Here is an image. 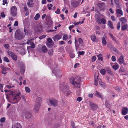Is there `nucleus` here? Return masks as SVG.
<instances>
[{
  "label": "nucleus",
  "mask_w": 128,
  "mask_h": 128,
  "mask_svg": "<svg viewBox=\"0 0 128 128\" xmlns=\"http://www.w3.org/2000/svg\"><path fill=\"white\" fill-rule=\"evenodd\" d=\"M70 81L72 84L75 87L80 88L81 84V79L80 78L74 79L73 77H71L70 78Z\"/></svg>",
  "instance_id": "nucleus-1"
},
{
  "label": "nucleus",
  "mask_w": 128,
  "mask_h": 128,
  "mask_svg": "<svg viewBox=\"0 0 128 128\" xmlns=\"http://www.w3.org/2000/svg\"><path fill=\"white\" fill-rule=\"evenodd\" d=\"M42 99L40 97L38 98H36L35 102L34 111L36 113H38L41 105Z\"/></svg>",
  "instance_id": "nucleus-2"
},
{
  "label": "nucleus",
  "mask_w": 128,
  "mask_h": 128,
  "mask_svg": "<svg viewBox=\"0 0 128 128\" xmlns=\"http://www.w3.org/2000/svg\"><path fill=\"white\" fill-rule=\"evenodd\" d=\"M25 37V35L23 32L20 30H16L15 33V38L17 40H22Z\"/></svg>",
  "instance_id": "nucleus-3"
},
{
  "label": "nucleus",
  "mask_w": 128,
  "mask_h": 128,
  "mask_svg": "<svg viewBox=\"0 0 128 128\" xmlns=\"http://www.w3.org/2000/svg\"><path fill=\"white\" fill-rule=\"evenodd\" d=\"M60 90L64 92L67 94L69 90L68 85L64 82L61 84L60 86Z\"/></svg>",
  "instance_id": "nucleus-4"
},
{
  "label": "nucleus",
  "mask_w": 128,
  "mask_h": 128,
  "mask_svg": "<svg viewBox=\"0 0 128 128\" xmlns=\"http://www.w3.org/2000/svg\"><path fill=\"white\" fill-rule=\"evenodd\" d=\"M20 94L19 92L13 98L12 100L14 104H16L20 101L21 99Z\"/></svg>",
  "instance_id": "nucleus-5"
},
{
  "label": "nucleus",
  "mask_w": 128,
  "mask_h": 128,
  "mask_svg": "<svg viewBox=\"0 0 128 128\" xmlns=\"http://www.w3.org/2000/svg\"><path fill=\"white\" fill-rule=\"evenodd\" d=\"M19 67L20 69V72L22 74H23L25 71V67L24 63L22 62H20Z\"/></svg>",
  "instance_id": "nucleus-6"
},
{
  "label": "nucleus",
  "mask_w": 128,
  "mask_h": 128,
  "mask_svg": "<svg viewBox=\"0 0 128 128\" xmlns=\"http://www.w3.org/2000/svg\"><path fill=\"white\" fill-rule=\"evenodd\" d=\"M50 104L54 107H56L58 105V101L54 99L50 100L49 101Z\"/></svg>",
  "instance_id": "nucleus-7"
},
{
  "label": "nucleus",
  "mask_w": 128,
  "mask_h": 128,
  "mask_svg": "<svg viewBox=\"0 0 128 128\" xmlns=\"http://www.w3.org/2000/svg\"><path fill=\"white\" fill-rule=\"evenodd\" d=\"M90 107L91 109L93 110H97L98 108V106L96 104H94L93 102H90L89 103Z\"/></svg>",
  "instance_id": "nucleus-8"
},
{
  "label": "nucleus",
  "mask_w": 128,
  "mask_h": 128,
  "mask_svg": "<svg viewBox=\"0 0 128 128\" xmlns=\"http://www.w3.org/2000/svg\"><path fill=\"white\" fill-rule=\"evenodd\" d=\"M17 8L15 6H12L11 8V12L12 15L14 16H16Z\"/></svg>",
  "instance_id": "nucleus-9"
},
{
  "label": "nucleus",
  "mask_w": 128,
  "mask_h": 128,
  "mask_svg": "<svg viewBox=\"0 0 128 128\" xmlns=\"http://www.w3.org/2000/svg\"><path fill=\"white\" fill-rule=\"evenodd\" d=\"M8 54L11 56V57L14 60H17V57L12 52L8 51Z\"/></svg>",
  "instance_id": "nucleus-10"
},
{
  "label": "nucleus",
  "mask_w": 128,
  "mask_h": 128,
  "mask_svg": "<svg viewBox=\"0 0 128 128\" xmlns=\"http://www.w3.org/2000/svg\"><path fill=\"white\" fill-rule=\"evenodd\" d=\"M98 5L99 8L101 10H103L105 8V4L104 3H98Z\"/></svg>",
  "instance_id": "nucleus-11"
},
{
  "label": "nucleus",
  "mask_w": 128,
  "mask_h": 128,
  "mask_svg": "<svg viewBox=\"0 0 128 128\" xmlns=\"http://www.w3.org/2000/svg\"><path fill=\"white\" fill-rule=\"evenodd\" d=\"M33 2V0H29L27 2L28 6L30 8L33 7L34 6V4Z\"/></svg>",
  "instance_id": "nucleus-12"
},
{
  "label": "nucleus",
  "mask_w": 128,
  "mask_h": 128,
  "mask_svg": "<svg viewBox=\"0 0 128 128\" xmlns=\"http://www.w3.org/2000/svg\"><path fill=\"white\" fill-rule=\"evenodd\" d=\"M23 116L25 117V118L26 119H29L31 118V114L28 112H25L24 113Z\"/></svg>",
  "instance_id": "nucleus-13"
},
{
  "label": "nucleus",
  "mask_w": 128,
  "mask_h": 128,
  "mask_svg": "<svg viewBox=\"0 0 128 128\" xmlns=\"http://www.w3.org/2000/svg\"><path fill=\"white\" fill-rule=\"evenodd\" d=\"M106 36L102 38V42L103 46H105L106 45L107 42L106 40Z\"/></svg>",
  "instance_id": "nucleus-14"
},
{
  "label": "nucleus",
  "mask_w": 128,
  "mask_h": 128,
  "mask_svg": "<svg viewBox=\"0 0 128 128\" xmlns=\"http://www.w3.org/2000/svg\"><path fill=\"white\" fill-rule=\"evenodd\" d=\"M128 112V109L126 108H124L122 110V114L124 116L126 115Z\"/></svg>",
  "instance_id": "nucleus-15"
},
{
  "label": "nucleus",
  "mask_w": 128,
  "mask_h": 128,
  "mask_svg": "<svg viewBox=\"0 0 128 128\" xmlns=\"http://www.w3.org/2000/svg\"><path fill=\"white\" fill-rule=\"evenodd\" d=\"M95 95L97 97L100 98L101 99H102L103 98V96L100 93L98 92L97 91H96V94Z\"/></svg>",
  "instance_id": "nucleus-16"
},
{
  "label": "nucleus",
  "mask_w": 128,
  "mask_h": 128,
  "mask_svg": "<svg viewBox=\"0 0 128 128\" xmlns=\"http://www.w3.org/2000/svg\"><path fill=\"white\" fill-rule=\"evenodd\" d=\"M52 38L54 41H56L61 39V37L59 35L57 34L53 37Z\"/></svg>",
  "instance_id": "nucleus-17"
},
{
  "label": "nucleus",
  "mask_w": 128,
  "mask_h": 128,
  "mask_svg": "<svg viewBox=\"0 0 128 128\" xmlns=\"http://www.w3.org/2000/svg\"><path fill=\"white\" fill-rule=\"evenodd\" d=\"M118 60L120 64H121L123 63L124 62V60L123 56H120Z\"/></svg>",
  "instance_id": "nucleus-18"
},
{
  "label": "nucleus",
  "mask_w": 128,
  "mask_h": 128,
  "mask_svg": "<svg viewBox=\"0 0 128 128\" xmlns=\"http://www.w3.org/2000/svg\"><path fill=\"white\" fill-rule=\"evenodd\" d=\"M92 40L94 42H97V39L96 36L94 35H92L90 37Z\"/></svg>",
  "instance_id": "nucleus-19"
},
{
  "label": "nucleus",
  "mask_w": 128,
  "mask_h": 128,
  "mask_svg": "<svg viewBox=\"0 0 128 128\" xmlns=\"http://www.w3.org/2000/svg\"><path fill=\"white\" fill-rule=\"evenodd\" d=\"M119 65L118 64H116L112 66V68L116 70L119 68Z\"/></svg>",
  "instance_id": "nucleus-20"
},
{
  "label": "nucleus",
  "mask_w": 128,
  "mask_h": 128,
  "mask_svg": "<svg viewBox=\"0 0 128 128\" xmlns=\"http://www.w3.org/2000/svg\"><path fill=\"white\" fill-rule=\"evenodd\" d=\"M114 2L116 4V6L117 8H120V4L119 2V0H114Z\"/></svg>",
  "instance_id": "nucleus-21"
},
{
  "label": "nucleus",
  "mask_w": 128,
  "mask_h": 128,
  "mask_svg": "<svg viewBox=\"0 0 128 128\" xmlns=\"http://www.w3.org/2000/svg\"><path fill=\"white\" fill-rule=\"evenodd\" d=\"M96 22H98L99 24H100L101 22L100 20V17L98 16V15H96Z\"/></svg>",
  "instance_id": "nucleus-22"
},
{
  "label": "nucleus",
  "mask_w": 128,
  "mask_h": 128,
  "mask_svg": "<svg viewBox=\"0 0 128 128\" xmlns=\"http://www.w3.org/2000/svg\"><path fill=\"white\" fill-rule=\"evenodd\" d=\"M42 52L44 53H46L48 51L46 47L45 46H43L42 47Z\"/></svg>",
  "instance_id": "nucleus-23"
},
{
  "label": "nucleus",
  "mask_w": 128,
  "mask_h": 128,
  "mask_svg": "<svg viewBox=\"0 0 128 128\" xmlns=\"http://www.w3.org/2000/svg\"><path fill=\"white\" fill-rule=\"evenodd\" d=\"M21 126L19 123H17L13 126L12 128H21Z\"/></svg>",
  "instance_id": "nucleus-24"
},
{
  "label": "nucleus",
  "mask_w": 128,
  "mask_h": 128,
  "mask_svg": "<svg viewBox=\"0 0 128 128\" xmlns=\"http://www.w3.org/2000/svg\"><path fill=\"white\" fill-rule=\"evenodd\" d=\"M108 25L112 29H113L114 28V27L113 26V25L111 21H108Z\"/></svg>",
  "instance_id": "nucleus-25"
},
{
  "label": "nucleus",
  "mask_w": 128,
  "mask_h": 128,
  "mask_svg": "<svg viewBox=\"0 0 128 128\" xmlns=\"http://www.w3.org/2000/svg\"><path fill=\"white\" fill-rule=\"evenodd\" d=\"M120 20L122 24H125L127 22L126 20L124 18H122L120 19Z\"/></svg>",
  "instance_id": "nucleus-26"
},
{
  "label": "nucleus",
  "mask_w": 128,
  "mask_h": 128,
  "mask_svg": "<svg viewBox=\"0 0 128 128\" xmlns=\"http://www.w3.org/2000/svg\"><path fill=\"white\" fill-rule=\"evenodd\" d=\"M116 12L120 16H122L123 15L122 11L120 10L117 9L116 10Z\"/></svg>",
  "instance_id": "nucleus-27"
},
{
  "label": "nucleus",
  "mask_w": 128,
  "mask_h": 128,
  "mask_svg": "<svg viewBox=\"0 0 128 128\" xmlns=\"http://www.w3.org/2000/svg\"><path fill=\"white\" fill-rule=\"evenodd\" d=\"M128 28V25L127 24H124L122 26V30L124 31L127 29Z\"/></svg>",
  "instance_id": "nucleus-28"
},
{
  "label": "nucleus",
  "mask_w": 128,
  "mask_h": 128,
  "mask_svg": "<svg viewBox=\"0 0 128 128\" xmlns=\"http://www.w3.org/2000/svg\"><path fill=\"white\" fill-rule=\"evenodd\" d=\"M101 80H99V84L103 88H105L106 87V84L102 82H100Z\"/></svg>",
  "instance_id": "nucleus-29"
},
{
  "label": "nucleus",
  "mask_w": 128,
  "mask_h": 128,
  "mask_svg": "<svg viewBox=\"0 0 128 128\" xmlns=\"http://www.w3.org/2000/svg\"><path fill=\"white\" fill-rule=\"evenodd\" d=\"M36 31L38 32H41L42 31V29L41 26H38L36 29Z\"/></svg>",
  "instance_id": "nucleus-30"
},
{
  "label": "nucleus",
  "mask_w": 128,
  "mask_h": 128,
  "mask_svg": "<svg viewBox=\"0 0 128 128\" xmlns=\"http://www.w3.org/2000/svg\"><path fill=\"white\" fill-rule=\"evenodd\" d=\"M98 60H103L102 55V54H99L97 56Z\"/></svg>",
  "instance_id": "nucleus-31"
},
{
  "label": "nucleus",
  "mask_w": 128,
  "mask_h": 128,
  "mask_svg": "<svg viewBox=\"0 0 128 128\" xmlns=\"http://www.w3.org/2000/svg\"><path fill=\"white\" fill-rule=\"evenodd\" d=\"M31 46L27 47L28 49V48H34L35 47V46L33 42L31 43V44H30Z\"/></svg>",
  "instance_id": "nucleus-32"
},
{
  "label": "nucleus",
  "mask_w": 128,
  "mask_h": 128,
  "mask_svg": "<svg viewBox=\"0 0 128 128\" xmlns=\"http://www.w3.org/2000/svg\"><path fill=\"white\" fill-rule=\"evenodd\" d=\"M68 39H69V37L67 35L65 34L64 36L63 37V40H66Z\"/></svg>",
  "instance_id": "nucleus-33"
},
{
  "label": "nucleus",
  "mask_w": 128,
  "mask_h": 128,
  "mask_svg": "<svg viewBox=\"0 0 128 128\" xmlns=\"http://www.w3.org/2000/svg\"><path fill=\"white\" fill-rule=\"evenodd\" d=\"M53 50L52 49L48 50V54L50 56H52L53 54Z\"/></svg>",
  "instance_id": "nucleus-34"
},
{
  "label": "nucleus",
  "mask_w": 128,
  "mask_h": 128,
  "mask_svg": "<svg viewBox=\"0 0 128 128\" xmlns=\"http://www.w3.org/2000/svg\"><path fill=\"white\" fill-rule=\"evenodd\" d=\"M40 14H36L34 18L36 20H37L40 18Z\"/></svg>",
  "instance_id": "nucleus-35"
},
{
  "label": "nucleus",
  "mask_w": 128,
  "mask_h": 128,
  "mask_svg": "<svg viewBox=\"0 0 128 128\" xmlns=\"http://www.w3.org/2000/svg\"><path fill=\"white\" fill-rule=\"evenodd\" d=\"M26 91V92L29 93L30 92V90L28 87H26L25 88Z\"/></svg>",
  "instance_id": "nucleus-36"
},
{
  "label": "nucleus",
  "mask_w": 128,
  "mask_h": 128,
  "mask_svg": "<svg viewBox=\"0 0 128 128\" xmlns=\"http://www.w3.org/2000/svg\"><path fill=\"white\" fill-rule=\"evenodd\" d=\"M4 62H7L8 63L10 62V60L8 58L6 57H5L4 58Z\"/></svg>",
  "instance_id": "nucleus-37"
},
{
  "label": "nucleus",
  "mask_w": 128,
  "mask_h": 128,
  "mask_svg": "<svg viewBox=\"0 0 128 128\" xmlns=\"http://www.w3.org/2000/svg\"><path fill=\"white\" fill-rule=\"evenodd\" d=\"M98 76H97V78H98ZM98 78H97V79H96L95 78V80H94V84L96 86H97L98 85Z\"/></svg>",
  "instance_id": "nucleus-38"
},
{
  "label": "nucleus",
  "mask_w": 128,
  "mask_h": 128,
  "mask_svg": "<svg viewBox=\"0 0 128 128\" xmlns=\"http://www.w3.org/2000/svg\"><path fill=\"white\" fill-rule=\"evenodd\" d=\"M100 73L102 75H104L106 72V70L105 69H102L100 71Z\"/></svg>",
  "instance_id": "nucleus-39"
},
{
  "label": "nucleus",
  "mask_w": 128,
  "mask_h": 128,
  "mask_svg": "<svg viewBox=\"0 0 128 128\" xmlns=\"http://www.w3.org/2000/svg\"><path fill=\"white\" fill-rule=\"evenodd\" d=\"M34 40V39H32L28 40L27 42V44L28 45L30 44L32 42V41Z\"/></svg>",
  "instance_id": "nucleus-40"
},
{
  "label": "nucleus",
  "mask_w": 128,
  "mask_h": 128,
  "mask_svg": "<svg viewBox=\"0 0 128 128\" xmlns=\"http://www.w3.org/2000/svg\"><path fill=\"white\" fill-rule=\"evenodd\" d=\"M101 23H102L104 24H105L106 23V20L102 18L100 20Z\"/></svg>",
  "instance_id": "nucleus-41"
},
{
  "label": "nucleus",
  "mask_w": 128,
  "mask_h": 128,
  "mask_svg": "<svg viewBox=\"0 0 128 128\" xmlns=\"http://www.w3.org/2000/svg\"><path fill=\"white\" fill-rule=\"evenodd\" d=\"M108 34L113 40H116L115 38L114 37L112 34L110 32H109Z\"/></svg>",
  "instance_id": "nucleus-42"
},
{
  "label": "nucleus",
  "mask_w": 128,
  "mask_h": 128,
  "mask_svg": "<svg viewBox=\"0 0 128 128\" xmlns=\"http://www.w3.org/2000/svg\"><path fill=\"white\" fill-rule=\"evenodd\" d=\"M47 46L49 47H50L52 46L53 45V43H48L47 42Z\"/></svg>",
  "instance_id": "nucleus-43"
},
{
  "label": "nucleus",
  "mask_w": 128,
  "mask_h": 128,
  "mask_svg": "<svg viewBox=\"0 0 128 128\" xmlns=\"http://www.w3.org/2000/svg\"><path fill=\"white\" fill-rule=\"evenodd\" d=\"M24 32L25 33L24 34L25 35V36H26V35L28 36V32L27 30L24 28Z\"/></svg>",
  "instance_id": "nucleus-44"
},
{
  "label": "nucleus",
  "mask_w": 128,
  "mask_h": 128,
  "mask_svg": "<svg viewBox=\"0 0 128 128\" xmlns=\"http://www.w3.org/2000/svg\"><path fill=\"white\" fill-rule=\"evenodd\" d=\"M120 28V22H118L117 24V28L118 30H119Z\"/></svg>",
  "instance_id": "nucleus-45"
},
{
  "label": "nucleus",
  "mask_w": 128,
  "mask_h": 128,
  "mask_svg": "<svg viewBox=\"0 0 128 128\" xmlns=\"http://www.w3.org/2000/svg\"><path fill=\"white\" fill-rule=\"evenodd\" d=\"M53 5L52 4H51L50 5L48 4V7L50 10H51L52 9V7Z\"/></svg>",
  "instance_id": "nucleus-46"
},
{
  "label": "nucleus",
  "mask_w": 128,
  "mask_h": 128,
  "mask_svg": "<svg viewBox=\"0 0 128 128\" xmlns=\"http://www.w3.org/2000/svg\"><path fill=\"white\" fill-rule=\"evenodd\" d=\"M4 46L6 49H10V46L8 44H5L4 45Z\"/></svg>",
  "instance_id": "nucleus-47"
},
{
  "label": "nucleus",
  "mask_w": 128,
  "mask_h": 128,
  "mask_svg": "<svg viewBox=\"0 0 128 128\" xmlns=\"http://www.w3.org/2000/svg\"><path fill=\"white\" fill-rule=\"evenodd\" d=\"M107 72L110 74L112 75V72L109 68H108L107 70Z\"/></svg>",
  "instance_id": "nucleus-48"
},
{
  "label": "nucleus",
  "mask_w": 128,
  "mask_h": 128,
  "mask_svg": "<svg viewBox=\"0 0 128 128\" xmlns=\"http://www.w3.org/2000/svg\"><path fill=\"white\" fill-rule=\"evenodd\" d=\"M96 58L95 56H94L92 58V62H94L96 61Z\"/></svg>",
  "instance_id": "nucleus-49"
},
{
  "label": "nucleus",
  "mask_w": 128,
  "mask_h": 128,
  "mask_svg": "<svg viewBox=\"0 0 128 128\" xmlns=\"http://www.w3.org/2000/svg\"><path fill=\"white\" fill-rule=\"evenodd\" d=\"M47 40L48 43H53L52 39L50 38H48Z\"/></svg>",
  "instance_id": "nucleus-50"
},
{
  "label": "nucleus",
  "mask_w": 128,
  "mask_h": 128,
  "mask_svg": "<svg viewBox=\"0 0 128 128\" xmlns=\"http://www.w3.org/2000/svg\"><path fill=\"white\" fill-rule=\"evenodd\" d=\"M6 120V118H1L0 121L2 123L4 122Z\"/></svg>",
  "instance_id": "nucleus-51"
},
{
  "label": "nucleus",
  "mask_w": 128,
  "mask_h": 128,
  "mask_svg": "<svg viewBox=\"0 0 128 128\" xmlns=\"http://www.w3.org/2000/svg\"><path fill=\"white\" fill-rule=\"evenodd\" d=\"M112 60L114 62H115L116 60V57L114 56H113L112 58Z\"/></svg>",
  "instance_id": "nucleus-52"
},
{
  "label": "nucleus",
  "mask_w": 128,
  "mask_h": 128,
  "mask_svg": "<svg viewBox=\"0 0 128 128\" xmlns=\"http://www.w3.org/2000/svg\"><path fill=\"white\" fill-rule=\"evenodd\" d=\"M20 97L21 98H22V99L25 102H26V100L25 99V97L24 95L20 94Z\"/></svg>",
  "instance_id": "nucleus-53"
},
{
  "label": "nucleus",
  "mask_w": 128,
  "mask_h": 128,
  "mask_svg": "<svg viewBox=\"0 0 128 128\" xmlns=\"http://www.w3.org/2000/svg\"><path fill=\"white\" fill-rule=\"evenodd\" d=\"M78 42L80 44H81L83 43V41L82 38H80L78 39Z\"/></svg>",
  "instance_id": "nucleus-54"
},
{
  "label": "nucleus",
  "mask_w": 128,
  "mask_h": 128,
  "mask_svg": "<svg viewBox=\"0 0 128 128\" xmlns=\"http://www.w3.org/2000/svg\"><path fill=\"white\" fill-rule=\"evenodd\" d=\"M108 48L111 50L113 47V46H112V44H108Z\"/></svg>",
  "instance_id": "nucleus-55"
},
{
  "label": "nucleus",
  "mask_w": 128,
  "mask_h": 128,
  "mask_svg": "<svg viewBox=\"0 0 128 128\" xmlns=\"http://www.w3.org/2000/svg\"><path fill=\"white\" fill-rule=\"evenodd\" d=\"M111 50H112L114 51V52H116L117 53L118 52V51L115 48L113 47V48Z\"/></svg>",
  "instance_id": "nucleus-56"
},
{
  "label": "nucleus",
  "mask_w": 128,
  "mask_h": 128,
  "mask_svg": "<svg viewBox=\"0 0 128 128\" xmlns=\"http://www.w3.org/2000/svg\"><path fill=\"white\" fill-rule=\"evenodd\" d=\"M3 3L2 4L4 5H5V4H7L8 2L7 0H3Z\"/></svg>",
  "instance_id": "nucleus-57"
},
{
  "label": "nucleus",
  "mask_w": 128,
  "mask_h": 128,
  "mask_svg": "<svg viewBox=\"0 0 128 128\" xmlns=\"http://www.w3.org/2000/svg\"><path fill=\"white\" fill-rule=\"evenodd\" d=\"M1 68L2 70V71L6 70H8V68H5L3 66H2Z\"/></svg>",
  "instance_id": "nucleus-58"
},
{
  "label": "nucleus",
  "mask_w": 128,
  "mask_h": 128,
  "mask_svg": "<svg viewBox=\"0 0 128 128\" xmlns=\"http://www.w3.org/2000/svg\"><path fill=\"white\" fill-rule=\"evenodd\" d=\"M55 13L56 14H60V12L59 9H58L55 12Z\"/></svg>",
  "instance_id": "nucleus-59"
},
{
  "label": "nucleus",
  "mask_w": 128,
  "mask_h": 128,
  "mask_svg": "<svg viewBox=\"0 0 128 128\" xmlns=\"http://www.w3.org/2000/svg\"><path fill=\"white\" fill-rule=\"evenodd\" d=\"M1 16L2 18H4L5 17V14L4 12H2L1 14Z\"/></svg>",
  "instance_id": "nucleus-60"
},
{
  "label": "nucleus",
  "mask_w": 128,
  "mask_h": 128,
  "mask_svg": "<svg viewBox=\"0 0 128 128\" xmlns=\"http://www.w3.org/2000/svg\"><path fill=\"white\" fill-rule=\"evenodd\" d=\"M111 19L113 21H115L116 20L114 16H111Z\"/></svg>",
  "instance_id": "nucleus-61"
},
{
  "label": "nucleus",
  "mask_w": 128,
  "mask_h": 128,
  "mask_svg": "<svg viewBox=\"0 0 128 128\" xmlns=\"http://www.w3.org/2000/svg\"><path fill=\"white\" fill-rule=\"evenodd\" d=\"M82 100V98L80 97L78 98L77 99V100L79 102H80Z\"/></svg>",
  "instance_id": "nucleus-62"
},
{
  "label": "nucleus",
  "mask_w": 128,
  "mask_h": 128,
  "mask_svg": "<svg viewBox=\"0 0 128 128\" xmlns=\"http://www.w3.org/2000/svg\"><path fill=\"white\" fill-rule=\"evenodd\" d=\"M85 52H78V54L80 55H83L84 54Z\"/></svg>",
  "instance_id": "nucleus-63"
},
{
  "label": "nucleus",
  "mask_w": 128,
  "mask_h": 128,
  "mask_svg": "<svg viewBox=\"0 0 128 128\" xmlns=\"http://www.w3.org/2000/svg\"><path fill=\"white\" fill-rule=\"evenodd\" d=\"M18 25V23L17 21H16L15 24H14V26H17Z\"/></svg>",
  "instance_id": "nucleus-64"
}]
</instances>
